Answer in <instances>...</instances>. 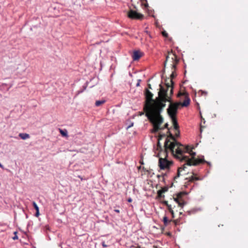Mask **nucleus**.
I'll return each instance as SVG.
<instances>
[{"label":"nucleus","instance_id":"2","mask_svg":"<svg viewBox=\"0 0 248 248\" xmlns=\"http://www.w3.org/2000/svg\"><path fill=\"white\" fill-rule=\"evenodd\" d=\"M193 147L187 145L185 146L184 145L180 143L176 146L175 149L173 151L171 155L179 159L181 161L185 162L183 167L179 168L178 169L177 176L174 177L175 180L177 177H179L180 172L182 170H185L187 166H197L201 163H209L206 162L204 159H198L195 157L196 153L193 152Z\"/></svg>","mask_w":248,"mask_h":248},{"label":"nucleus","instance_id":"21","mask_svg":"<svg viewBox=\"0 0 248 248\" xmlns=\"http://www.w3.org/2000/svg\"><path fill=\"white\" fill-rule=\"evenodd\" d=\"M39 215V210L38 211H36L35 216L36 217H38Z\"/></svg>","mask_w":248,"mask_h":248},{"label":"nucleus","instance_id":"5","mask_svg":"<svg viewBox=\"0 0 248 248\" xmlns=\"http://www.w3.org/2000/svg\"><path fill=\"white\" fill-rule=\"evenodd\" d=\"M187 193L182 191L173 196L174 200L178 203L180 206H183L185 204V199Z\"/></svg>","mask_w":248,"mask_h":248},{"label":"nucleus","instance_id":"34","mask_svg":"<svg viewBox=\"0 0 248 248\" xmlns=\"http://www.w3.org/2000/svg\"><path fill=\"white\" fill-rule=\"evenodd\" d=\"M82 91H78V93H82Z\"/></svg>","mask_w":248,"mask_h":248},{"label":"nucleus","instance_id":"11","mask_svg":"<svg viewBox=\"0 0 248 248\" xmlns=\"http://www.w3.org/2000/svg\"><path fill=\"white\" fill-rule=\"evenodd\" d=\"M105 102H106L105 100H97L95 102V104L96 107H99V106L102 105V104H103L104 103H105Z\"/></svg>","mask_w":248,"mask_h":248},{"label":"nucleus","instance_id":"22","mask_svg":"<svg viewBox=\"0 0 248 248\" xmlns=\"http://www.w3.org/2000/svg\"><path fill=\"white\" fill-rule=\"evenodd\" d=\"M164 70H163V73L162 74V79H164L165 78V73H164Z\"/></svg>","mask_w":248,"mask_h":248},{"label":"nucleus","instance_id":"6","mask_svg":"<svg viewBox=\"0 0 248 248\" xmlns=\"http://www.w3.org/2000/svg\"><path fill=\"white\" fill-rule=\"evenodd\" d=\"M128 16L131 19H142L143 15L133 10H130L128 13Z\"/></svg>","mask_w":248,"mask_h":248},{"label":"nucleus","instance_id":"38","mask_svg":"<svg viewBox=\"0 0 248 248\" xmlns=\"http://www.w3.org/2000/svg\"><path fill=\"white\" fill-rule=\"evenodd\" d=\"M185 184H186V186H187V184H186V183H185Z\"/></svg>","mask_w":248,"mask_h":248},{"label":"nucleus","instance_id":"37","mask_svg":"<svg viewBox=\"0 0 248 248\" xmlns=\"http://www.w3.org/2000/svg\"><path fill=\"white\" fill-rule=\"evenodd\" d=\"M173 186V183H171V186L172 187Z\"/></svg>","mask_w":248,"mask_h":248},{"label":"nucleus","instance_id":"26","mask_svg":"<svg viewBox=\"0 0 248 248\" xmlns=\"http://www.w3.org/2000/svg\"><path fill=\"white\" fill-rule=\"evenodd\" d=\"M171 218H173L174 217V215H173V212L172 210H171Z\"/></svg>","mask_w":248,"mask_h":248},{"label":"nucleus","instance_id":"30","mask_svg":"<svg viewBox=\"0 0 248 248\" xmlns=\"http://www.w3.org/2000/svg\"><path fill=\"white\" fill-rule=\"evenodd\" d=\"M128 202H132V199L131 198H129L128 200Z\"/></svg>","mask_w":248,"mask_h":248},{"label":"nucleus","instance_id":"14","mask_svg":"<svg viewBox=\"0 0 248 248\" xmlns=\"http://www.w3.org/2000/svg\"><path fill=\"white\" fill-rule=\"evenodd\" d=\"M163 221L164 222V224L165 226H166L168 224V222H169V220L168 219V217H164L163 219ZM170 221H169L170 222Z\"/></svg>","mask_w":248,"mask_h":248},{"label":"nucleus","instance_id":"18","mask_svg":"<svg viewBox=\"0 0 248 248\" xmlns=\"http://www.w3.org/2000/svg\"><path fill=\"white\" fill-rule=\"evenodd\" d=\"M162 35H163V36L166 37H168V33H167L166 32V31H163L162 32Z\"/></svg>","mask_w":248,"mask_h":248},{"label":"nucleus","instance_id":"15","mask_svg":"<svg viewBox=\"0 0 248 248\" xmlns=\"http://www.w3.org/2000/svg\"><path fill=\"white\" fill-rule=\"evenodd\" d=\"M32 204L35 210L38 211L39 210V207L37 206V204L35 203V202H32Z\"/></svg>","mask_w":248,"mask_h":248},{"label":"nucleus","instance_id":"1","mask_svg":"<svg viewBox=\"0 0 248 248\" xmlns=\"http://www.w3.org/2000/svg\"><path fill=\"white\" fill-rule=\"evenodd\" d=\"M164 82L167 89L160 85V90L158 92V97L155 100L153 99V94L148 89H146L144 91L146 102L144 109L148 118L153 124L152 132H156L162 128L160 127V125L163 123V118L160 113L161 109L165 106L166 102H169L167 112L170 117V100L167 94L168 89L170 86V79H164Z\"/></svg>","mask_w":248,"mask_h":248},{"label":"nucleus","instance_id":"8","mask_svg":"<svg viewBox=\"0 0 248 248\" xmlns=\"http://www.w3.org/2000/svg\"><path fill=\"white\" fill-rule=\"evenodd\" d=\"M193 175H194L193 173ZM186 179H188V181L187 183H190V182H193L196 180H199V178L198 177L195 176L194 175H192L191 177H189L188 179L187 178H186Z\"/></svg>","mask_w":248,"mask_h":248},{"label":"nucleus","instance_id":"36","mask_svg":"<svg viewBox=\"0 0 248 248\" xmlns=\"http://www.w3.org/2000/svg\"><path fill=\"white\" fill-rule=\"evenodd\" d=\"M185 184H186V186H187V184H186V183H185Z\"/></svg>","mask_w":248,"mask_h":248},{"label":"nucleus","instance_id":"17","mask_svg":"<svg viewBox=\"0 0 248 248\" xmlns=\"http://www.w3.org/2000/svg\"><path fill=\"white\" fill-rule=\"evenodd\" d=\"M164 203L168 206V210L170 212V205H169L167 201H164Z\"/></svg>","mask_w":248,"mask_h":248},{"label":"nucleus","instance_id":"20","mask_svg":"<svg viewBox=\"0 0 248 248\" xmlns=\"http://www.w3.org/2000/svg\"><path fill=\"white\" fill-rule=\"evenodd\" d=\"M141 82V80L140 79H138V82L136 84V86L137 87H138V86H140V82Z\"/></svg>","mask_w":248,"mask_h":248},{"label":"nucleus","instance_id":"28","mask_svg":"<svg viewBox=\"0 0 248 248\" xmlns=\"http://www.w3.org/2000/svg\"><path fill=\"white\" fill-rule=\"evenodd\" d=\"M0 168H2V169H4V167L0 163Z\"/></svg>","mask_w":248,"mask_h":248},{"label":"nucleus","instance_id":"23","mask_svg":"<svg viewBox=\"0 0 248 248\" xmlns=\"http://www.w3.org/2000/svg\"><path fill=\"white\" fill-rule=\"evenodd\" d=\"M102 246H103V247H104V248H106V247H107V245H106L105 244V243H104V242H103V243H102Z\"/></svg>","mask_w":248,"mask_h":248},{"label":"nucleus","instance_id":"24","mask_svg":"<svg viewBox=\"0 0 248 248\" xmlns=\"http://www.w3.org/2000/svg\"><path fill=\"white\" fill-rule=\"evenodd\" d=\"M175 64L173 63L171 67V70H172L173 69H175Z\"/></svg>","mask_w":248,"mask_h":248},{"label":"nucleus","instance_id":"13","mask_svg":"<svg viewBox=\"0 0 248 248\" xmlns=\"http://www.w3.org/2000/svg\"><path fill=\"white\" fill-rule=\"evenodd\" d=\"M168 187H164L162 189L161 191H159L158 192V196L160 197H162V193H164L165 192L167 191L168 190Z\"/></svg>","mask_w":248,"mask_h":248},{"label":"nucleus","instance_id":"27","mask_svg":"<svg viewBox=\"0 0 248 248\" xmlns=\"http://www.w3.org/2000/svg\"><path fill=\"white\" fill-rule=\"evenodd\" d=\"M114 211L117 212V213H120V210H118V209H115Z\"/></svg>","mask_w":248,"mask_h":248},{"label":"nucleus","instance_id":"19","mask_svg":"<svg viewBox=\"0 0 248 248\" xmlns=\"http://www.w3.org/2000/svg\"><path fill=\"white\" fill-rule=\"evenodd\" d=\"M169 58V55H168L166 56V61H165V62H164V67H165L166 65V62H167V61L168 60Z\"/></svg>","mask_w":248,"mask_h":248},{"label":"nucleus","instance_id":"29","mask_svg":"<svg viewBox=\"0 0 248 248\" xmlns=\"http://www.w3.org/2000/svg\"><path fill=\"white\" fill-rule=\"evenodd\" d=\"M148 87L149 89H152L151 85L150 84H148Z\"/></svg>","mask_w":248,"mask_h":248},{"label":"nucleus","instance_id":"35","mask_svg":"<svg viewBox=\"0 0 248 248\" xmlns=\"http://www.w3.org/2000/svg\"><path fill=\"white\" fill-rule=\"evenodd\" d=\"M185 184H186V186H187V184H186V183H185Z\"/></svg>","mask_w":248,"mask_h":248},{"label":"nucleus","instance_id":"10","mask_svg":"<svg viewBox=\"0 0 248 248\" xmlns=\"http://www.w3.org/2000/svg\"><path fill=\"white\" fill-rule=\"evenodd\" d=\"M19 136L22 140H26L30 138V135L27 133H20Z\"/></svg>","mask_w":248,"mask_h":248},{"label":"nucleus","instance_id":"33","mask_svg":"<svg viewBox=\"0 0 248 248\" xmlns=\"http://www.w3.org/2000/svg\"><path fill=\"white\" fill-rule=\"evenodd\" d=\"M168 234L169 235H170V232H168Z\"/></svg>","mask_w":248,"mask_h":248},{"label":"nucleus","instance_id":"32","mask_svg":"<svg viewBox=\"0 0 248 248\" xmlns=\"http://www.w3.org/2000/svg\"><path fill=\"white\" fill-rule=\"evenodd\" d=\"M132 125H133V124H132L131 125L128 126V127H127V128H128L130 127H131V126H132Z\"/></svg>","mask_w":248,"mask_h":248},{"label":"nucleus","instance_id":"7","mask_svg":"<svg viewBox=\"0 0 248 248\" xmlns=\"http://www.w3.org/2000/svg\"><path fill=\"white\" fill-rule=\"evenodd\" d=\"M142 55V53L138 50L134 51L132 55V58L134 61L138 60Z\"/></svg>","mask_w":248,"mask_h":248},{"label":"nucleus","instance_id":"25","mask_svg":"<svg viewBox=\"0 0 248 248\" xmlns=\"http://www.w3.org/2000/svg\"><path fill=\"white\" fill-rule=\"evenodd\" d=\"M202 94H204L206 95L207 94V93L205 92L202 91Z\"/></svg>","mask_w":248,"mask_h":248},{"label":"nucleus","instance_id":"12","mask_svg":"<svg viewBox=\"0 0 248 248\" xmlns=\"http://www.w3.org/2000/svg\"><path fill=\"white\" fill-rule=\"evenodd\" d=\"M59 131H60L61 134L62 136H63V137H67L68 136L67 131L66 130H65V129L62 130L61 129H59Z\"/></svg>","mask_w":248,"mask_h":248},{"label":"nucleus","instance_id":"9","mask_svg":"<svg viewBox=\"0 0 248 248\" xmlns=\"http://www.w3.org/2000/svg\"><path fill=\"white\" fill-rule=\"evenodd\" d=\"M177 76V74L176 73V72L175 71H172L171 72V80H172L173 78H175ZM173 86H174V82H173L172 80H171V94H172L173 93V92H172V89L173 88Z\"/></svg>","mask_w":248,"mask_h":248},{"label":"nucleus","instance_id":"4","mask_svg":"<svg viewBox=\"0 0 248 248\" xmlns=\"http://www.w3.org/2000/svg\"><path fill=\"white\" fill-rule=\"evenodd\" d=\"M162 139H165V141L164 142V147L165 148V151L163 153L165 155L164 158H160L159 159V166L161 170H165L166 169H169L170 162L166 159V157L168 156L169 152L170 151V134L166 137L165 135H161L158 137L157 146L158 149H161L162 147L160 143V140Z\"/></svg>","mask_w":248,"mask_h":248},{"label":"nucleus","instance_id":"31","mask_svg":"<svg viewBox=\"0 0 248 248\" xmlns=\"http://www.w3.org/2000/svg\"><path fill=\"white\" fill-rule=\"evenodd\" d=\"M168 125V124H166L165 125V127H167Z\"/></svg>","mask_w":248,"mask_h":248},{"label":"nucleus","instance_id":"16","mask_svg":"<svg viewBox=\"0 0 248 248\" xmlns=\"http://www.w3.org/2000/svg\"><path fill=\"white\" fill-rule=\"evenodd\" d=\"M17 232H14V235H14V237H12V239H13V240H17V239H18V236H17Z\"/></svg>","mask_w":248,"mask_h":248},{"label":"nucleus","instance_id":"3","mask_svg":"<svg viewBox=\"0 0 248 248\" xmlns=\"http://www.w3.org/2000/svg\"><path fill=\"white\" fill-rule=\"evenodd\" d=\"M181 96H184L185 98V100L183 103L180 102H173L171 101V154H172L173 151L175 149L176 146L181 143L177 140V139L180 137V126L176 118L177 110L182 107L188 106L190 102L188 93L187 92H180L177 96L180 97Z\"/></svg>","mask_w":248,"mask_h":248}]
</instances>
